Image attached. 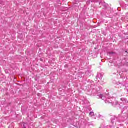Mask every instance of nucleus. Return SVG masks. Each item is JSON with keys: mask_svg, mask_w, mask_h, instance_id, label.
Listing matches in <instances>:
<instances>
[{"mask_svg": "<svg viewBox=\"0 0 128 128\" xmlns=\"http://www.w3.org/2000/svg\"><path fill=\"white\" fill-rule=\"evenodd\" d=\"M90 115L91 116H94V112H90Z\"/></svg>", "mask_w": 128, "mask_h": 128, "instance_id": "nucleus-4", "label": "nucleus"}, {"mask_svg": "<svg viewBox=\"0 0 128 128\" xmlns=\"http://www.w3.org/2000/svg\"><path fill=\"white\" fill-rule=\"evenodd\" d=\"M106 104H112V99L108 98L106 100H105Z\"/></svg>", "mask_w": 128, "mask_h": 128, "instance_id": "nucleus-2", "label": "nucleus"}, {"mask_svg": "<svg viewBox=\"0 0 128 128\" xmlns=\"http://www.w3.org/2000/svg\"><path fill=\"white\" fill-rule=\"evenodd\" d=\"M23 126H24V128H26V125H25V124H24V125H23Z\"/></svg>", "mask_w": 128, "mask_h": 128, "instance_id": "nucleus-6", "label": "nucleus"}, {"mask_svg": "<svg viewBox=\"0 0 128 128\" xmlns=\"http://www.w3.org/2000/svg\"><path fill=\"white\" fill-rule=\"evenodd\" d=\"M111 122H112V124H114V120H112Z\"/></svg>", "mask_w": 128, "mask_h": 128, "instance_id": "nucleus-7", "label": "nucleus"}, {"mask_svg": "<svg viewBox=\"0 0 128 128\" xmlns=\"http://www.w3.org/2000/svg\"><path fill=\"white\" fill-rule=\"evenodd\" d=\"M126 52H127V53H128V51H126Z\"/></svg>", "mask_w": 128, "mask_h": 128, "instance_id": "nucleus-8", "label": "nucleus"}, {"mask_svg": "<svg viewBox=\"0 0 128 128\" xmlns=\"http://www.w3.org/2000/svg\"><path fill=\"white\" fill-rule=\"evenodd\" d=\"M99 98H102V100H106V97H104V95L102 94H100L99 96Z\"/></svg>", "mask_w": 128, "mask_h": 128, "instance_id": "nucleus-3", "label": "nucleus"}, {"mask_svg": "<svg viewBox=\"0 0 128 128\" xmlns=\"http://www.w3.org/2000/svg\"><path fill=\"white\" fill-rule=\"evenodd\" d=\"M114 52H108V54H114Z\"/></svg>", "mask_w": 128, "mask_h": 128, "instance_id": "nucleus-5", "label": "nucleus"}, {"mask_svg": "<svg viewBox=\"0 0 128 128\" xmlns=\"http://www.w3.org/2000/svg\"><path fill=\"white\" fill-rule=\"evenodd\" d=\"M96 78L98 80V78H100V80H102V75L100 73H99L98 74Z\"/></svg>", "mask_w": 128, "mask_h": 128, "instance_id": "nucleus-1", "label": "nucleus"}]
</instances>
